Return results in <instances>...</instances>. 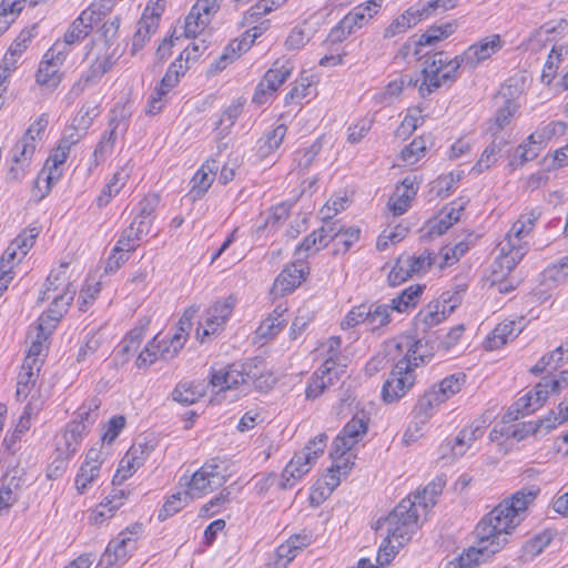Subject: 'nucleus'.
<instances>
[{"instance_id": "9", "label": "nucleus", "mask_w": 568, "mask_h": 568, "mask_svg": "<svg viewBox=\"0 0 568 568\" xmlns=\"http://www.w3.org/2000/svg\"><path fill=\"white\" fill-rule=\"evenodd\" d=\"M292 72L293 67L288 61L276 60L258 81L252 97V102L257 105L271 102Z\"/></svg>"}, {"instance_id": "8", "label": "nucleus", "mask_w": 568, "mask_h": 568, "mask_svg": "<svg viewBox=\"0 0 568 568\" xmlns=\"http://www.w3.org/2000/svg\"><path fill=\"white\" fill-rule=\"evenodd\" d=\"M99 406L100 402L95 398L84 403L77 412L78 418L67 424L63 435L67 457H71L77 453L84 435L88 434L91 426L97 422Z\"/></svg>"}, {"instance_id": "59", "label": "nucleus", "mask_w": 568, "mask_h": 568, "mask_svg": "<svg viewBox=\"0 0 568 568\" xmlns=\"http://www.w3.org/2000/svg\"><path fill=\"white\" fill-rule=\"evenodd\" d=\"M38 377L39 372L20 369L16 392L18 400H23L28 397L29 393L34 387Z\"/></svg>"}, {"instance_id": "42", "label": "nucleus", "mask_w": 568, "mask_h": 568, "mask_svg": "<svg viewBox=\"0 0 568 568\" xmlns=\"http://www.w3.org/2000/svg\"><path fill=\"white\" fill-rule=\"evenodd\" d=\"M173 87H169L163 84V80H160V82L154 88L153 92L149 97L145 113L148 115H156L168 103V95L173 90Z\"/></svg>"}, {"instance_id": "38", "label": "nucleus", "mask_w": 568, "mask_h": 568, "mask_svg": "<svg viewBox=\"0 0 568 568\" xmlns=\"http://www.w3.org/2000/svg\"><path fill=\"white\" fill-rule=\"evenodd\" d=\"M429 18L424 2H418L408 8L399 18L393 22V32H405L416 26L419 21Z\"/></svg>"}, {"instance_id": "18", "label": "nucleus", "mask_w": 568, "mask_h": 568, "mask_svg": "<svg viewBox=\"0 0 568 568\" xmlns=\"http://www.w3.org/2000/svg\"><path fill=\"white\" fill-rule=\"evenodd\" d=\"M499 255L496 266L513 271L528 251V241L507 233L498 244Z\"/></svg>"}, {"instance_id": "1", "label": "nucleus", "mask_w": 568, "mask_h": 568, "mask_svg": "<svg viewBox=\"0 0 568 568\" xmlns=\"http://www.w3.org/2000/svg\"><path fill=\"white\" fill-rule=\"evenodd\" d=\"M538 490L523 488L503 499L476 525V545L464 550L446 568H473L501 550L509 536L525 520Z\"/></svg>"}, {"instance_id": "20", "label": "nucleus", "mask_w": 568, "mask_h": 568, "mask_svg": "<svg viewBox=\"0 0 568 568\" xmlns=\"http://www.w3.org/2000/svg\"><path fill=\"white\" fill-rule=\"evenodd\" d=\"M548 395L547 385L539 382L530 392L514 403L506 416L509 420H516L529 415L544 405Z\"/></svg>"}, {"instance_id": "3", "label": "nucleus", "mask_w": 568, "mask_h": 568, "mask_svg": "<svg viewBox=\"0 0 568 568\" xmlns=\"http://www.w3.org/2000/svg\"><path fill=\"white\" fill-rule=\"evenodd\" d=\"M446 485L444 476H437L423 491H417L413 497L407 496L393 509V544L394 549L407 545L420 527L419 510L427 513L436 503Z\"/></svg>"}, {"instance_id": "25", "label": "nucleus", "mask_w": 568, "mask_h": 568, "mask_svg": "<svg viewBox=\"0 0 568 568\" xmlns=\"http://www.w3.org/2000/svg\"><path fill=\"white\" fill-rule=\"evenodd\" d=\"M499 99L504 100L503 104L498 105L495 116L488 123V132L493 136H496L510 123L519 109V103L514 99H508L504 88L498 92L496 103H498Z\"/></svg>"}, {"instance_id": "64", "label": "nucleus", "mask_w": 568, "mask_h": 568, "mask_svg": "<svg viewBox=\"0 0 568 568\" xmlns=\"http://www.w3.org/2000/svg\"><path fill=\"white\" fill-rule=\"evenodd\" d=\"M354 191L352 190H339L335 192L326 203L327 212L333 211V214H337L345 210L353 201Z\"/></svg>"}, {"instance_id": "46", "label": "nucleus", "mask_w": 568, "mask_h": 568, "mask_svg": "<svg viewBox=\"0 0 568 568\" xmlns=\"http://www.w3.org/2000/svg\"><path fill=\"white\" fill-rule=\"evenodd\" d=\"M67 268H68V263H63L60 265V268L58 271H52L45 282H44V285H43V290L40 292V296H39V302H44L50 298L49 296V292L53 291H58L61 286L62 288L65 286V284L69 282L67 280Z\"/></svg>"}, {"instance_id": "29", "label": "nucleus", "mask_w": 568, "mask_h": 568, "mask_svg": "<svg viewBox=\"0 0 568 568\" xmlns=\"http://www.w3.org/2000/svg\"><path fill=\"white\" fill-rule=\"evenodd\" d=\"M334 366L335 362L329 357L313 373L305 390L307 399H316L329 385L333 384L331 373L334 369Z\"/></svg>"}, {"instance_id": "16", "label": "nucleus", "mask_w": 568, "mask_h": 568, "mask_svg": "<svg viewBox=\"0 0 568 568\" xmlns=\"http://www.w3.org/2000/svg\"><path fill=\"white\" fill-rule=\"evenodd\" d=\"M367 432L365 416H354L332 444L331 457H343Z\"/></svg>"}, {"instance_id": "28", "label": "nucleus", "mask_w": 568, "mask_h": 568, "mask_svg": "<svg viewBox=\"0 0 568 568\" xmlns=\"http://www.w3.org/2000/svg\"><path fill=\"white\" fill-rule=\"evenodd\" d=\"M287 131V125L280 123L271 130L264 132V134L256 141V155L260 159H266L273 155L281 148Z\"/></svg>"}, {"instance_id": "37", "label": "nucleus", "mask_w": 568, "mask_h": 568, "mask_svg": "<svg viewBox=\"0 0 568 568\" xmlns=\"http://www.w3.org/2000/svg\"><path fill=\"white\" fill-rule=\"evenodd\" d=\"M425 286L419 284L409 285L396 297H393V311L406 313L415 308L420 302Z\"/></svg>"}, {"instance_id": "13", "label": "nucleus", "mask_w": 568, "mask_h": 568, "mask_svg": "<svg viewBox=\"0 0 568 568\" xmlns=\"http://www.w3.org/2000/svg\"><path fill=\"white\" fill-rule=\"evenodd\" d=\"M468 200L458 197L446 204L436 215L430 217L425 224V233L428 237L440 236L458 223L465 212Z\"/></svg>"}, {"instance_id": "15", "label": "nucleus", "mask_w": 568, "mask_h": 568, "mask_svg": "<svg viewBox=\"0 0 568 568\" xmlns=\"http://www.w3.org/2000/svg\"><path fill=\"white\" fill-rule=\"evenodd\" d=\"M503 43L499 34H493L471 44L460 55H456L454 59L459 64V68L474 69L480 62L499 51Z\"/></svg>"}, {"instance_id": "21", "label": "nucleus", "mask_w": 568, "mask_h": 568, "mask_svg": "<svg viewBox=\"0 0 568 568\" xmlns=\"http://www.w3.org/2000/svg\"><path fill=\"white\" fill-rule=\"evenodd\" d=\"M136 547V538L128 537L126 532H120L116 539L108 544L99 565L110 568L116 564H122L135 551Z\"/></svg>"}, {"instance_id": "11", "label": "nucleus", "mask_w": 568, "mask_h": 568, "mask_svg": "<svg viewBox=\"0 0 568 568\" xmlns=\"http://www.w3.org/2000/svg\"><path fill=\"white\" fill-rule=\"evenodd\" d=\"M110 10L111 8H105L101 2H91L79 17L72 21L61 42L65 44V48L80 43L91 33L93 27L100 22Z\"/></svg>"}, {"instance_id": "36", "label": "nucleus", "mask_w": 568, "mask_h": 568, "mask_svg": "<svg viewBox=\"0 0 568 568\" xmlns=\"http://www.w3.org/2000/svg\"><path fill=\"white\" fill-rule=\"evenodd\" d=\"M197 311L199 308L195 306H191L184 311L178 323V332L171 337L170 346L166 348V352H170V348H172L173 355H176L184 346L192 327V320ZM163 352H165V349Z\"/></svg>"}, {"instance_id": "31", "label": "nucleus", "mask_w": 568, "mask_h": 568, "mask_svg": "<svg viewBox=\"0 0 568 568\" xmlns=\"http://www.w3.org/2000/svg\"><path fill=\"white\" fill-rule=\"evenodd\" d=\"M383 0H368L356 6L344 18L356 32L366 26L381 10Z\"/></svg>"}, {"instance_id": "57", "label": "nucleus", "mask_w": 568, "mask_h": 568, "mask_svg": "<svg viewBox=\"0 0 568 568\" xmlns=\"http://www.w3.org/2000/svg\"><path fill=\"white\" fill-rule=\"evenodd\" d=\"M328 245V240L324 239L318 230L313 231L310 235H307L303 242L297 246L296 254H301L305 252V256H310L315 254L320 250L326 247Z\"/></svg>"}, {"instance_id": "30", "label": "nucleus", "mask_w": 568, "mask_h": 568, "mask_svg": "<svg viewBox=\"0 0 568 568\" xmlns=\"http://www.w3.org/2000/svg\"><path fill=\"white\" fill-rule=\"evenodd\" d=\"M160 22L161 18L142 11L136 31L132 37V53L141 50L150 41L151 37L158 31Z\"/></svg>"}, {"instance_id": "35", "label": "nucleus", "mask_w": 568, "mask_h": 568, "mask_svg": "<svg viewBox=\"0 0 568 568\" xmlns=\"http://www.w3.org/2000/svg\"><path fill=\"white\" fill-rule=\"evenodd\" d=\"M304 280L303 263L287 265L276 277L275 287L283 294L294 291Z\"/></svg>"}, {"instance_id": "17", "label": "nucleus", "mask_w": 568, "mask_h": 568, "mask_svg": "<svg viewBox=\"0 0 568 568\" xmlns=\"http://www.w3.org/2000/svg\"><path fill=\"white\" fill-rule=\"evenodd\" d=\"M77 143V138L62 134L47 158L41 169V175L44 178L62 176L67 168V161L69 159L70 151Z\"/></svg>"}, {"instance_id": "62", "label": "nucleus", "mask_w": 568, "mask_h": 568, "mask_svg": "<svg viewBox=\"0 0 568 568\" xmlns=\"http://www.w3.org/2000/svg\"><path fill=\"white\" fill-rule=\"evenodd\" d=\"M205 48L196 42L187 44L175 58L182 63V68H185L187 72L193 64H195L204 53Z\"/></svg>"}, {"instance_id": "2", "label": "nucleus", "mask_w": 568, "mask_h": 568, "mask_svg": "<svg viewBox=\"0 0 568 568\" xmlns=\"http://www.w3.org/2000/svg\"><path fill=\"white\" fill-rule=\"evenodd\" d=\"M275 379L261 357L235 362L223 369L212 371L210 378V385L217 388L216 396L221 393L239 390L230 398L231 402L246 395L251 385L258 392H266L273 387Z\"/></svg>"}, {"instance_id": "12", "label": "nucleus", "mask_w": 568, "mask_h": 568, "mask_svg": "<svg viewBox=\"0 0 568 568\" xmlns=\"http://www.w3.org/2000/svg\"><path fill=\"white\" fill-rule=\"evenodd\" d=\"M485 432V420H474L468 426H465L456 437L447 438L440 444L442 457H446L448 454L453 457H463L474 443L484 436Z\"/></svg>"}, {"instance_id": "26", "label": "nucleus", "mask_w": 568, "mask_h": 568, "mask_svg": "<svg viewBox=\"0 0 568 568\" xmlns=\"http://www.w3.org/2000/svg\"><path fill=\"white\" fill-rule=\"evenodd\" d=\"M36 34V24L22 29L19 32V34L14 38L12 43L9 45L0 63L14 71L18 67V61L20 57L28 49Z\"/></svg>"}, {"instance_id": "55", "label": "nucleus", "mask_w": 568, "mask_h": 568, "mask_svg": "<svg viewBox=\"0 0 568 568\" xmlns=\"http://www.w3.org/2000/svg\"><path fill=\"white\" fill-rule=\"evenodd\" d=\"M283 311H280L276 307L273 313L261 323L257 328V333L261 337H273L275 336L284 325V320H282Z\"/></svg>"}, {"instance_id": "19", "label": "nucleus", "mask_w": 568, "mask_h": 568, "mask_svg": "<svg viewBox=\"0 0 568 568\" xmlns=\"http://www.w3.org/2000/svg\"><path fill=\"white\" fill-rule=\"evenodd\" d=\"M465 384V375H450L444 378L437 386L427 392L419 402L420 409H432L434 406L447 400L453 395L457 394Z\"/></svg>"}, {"instance_id": "63", "label": "nucleus", "mask_w": 568, "mask_h": 568, "mask_svg": "<svg viewBox=\"0 0 568 568\" xmlns=\"http://www.w3.org/2000/svg\"><path fill=\"white\" fill-rule=\"evenodd\" d=\"M50 125V113L43 112L39 114L27 128L24 134L32 138L33 141L42 140L45 136Z\"/></svg>"}, {"instance_id": "61", "label": "nucleus", "mask_w": 568, "mask_h": 568, "mask_svg": "<svg viewBox=\"0 0 568 568\" xmlns=\"http://www.w3.org/2000/svg\"><path fill=\"white\" fill-rule=\"evenodd\" d=\"M205 48L196 42L187 44L175 58L182 63V68H185L187 72L193 64H195L204 53Z\"/></svg>"}, {"instance_id": "24", "label": "nucleus", "mask_w": 568, "mask_h": 568, "mask_svg": "<svg viewBox=\"0 0 568 568\" xmlns=\"http://www.w3.org/2000/svg\"><path fill=\"white\" fill-rule=\"evenodd\" d=\"M236 298L232 295L224 300L216 301L206 310L203 337L215 334L230 318L233 313Z\"/></svg>"}, {"instance_id": "34", "label": "nucleus", "mask_w": 568, "mask_h": 568, "mask_svg": "<svg viewBox=\"0 0 568 568\" xmlns=\"http://www.w3.org/2000/svg\"><path fill=\"white\" fill-rule=\"evenodd\" d=\"M104 52L98 54L91 62L85 75V82H92L101 78L116 63L115 49L111 44H104Z\"/></svg>"}, {"instance_id": "48", "label": "nucleus", "mask_w": 568, "mask_h": 568, "mask_svg": "<svg viewBox=\"0 0 568 568\" xmlns=\"http://www.w3.org/2000/svg\"><path fill=\"white\" fill-rule=\"evenodd\" d=\"M211 23L199 16L193 7L184 19L183 34L185 38L194 39L201 34Z\"/></svg>"}, {"instance_id": "45", "label": "nucleus", "mask_w": 568, "mask_h": 568, "mask_svg": "<svg viewBox=\"0 0 568 568\" xmlns=\"http://www.w3.org/2000/svg\"><path fill=\"white\" fill-rule=\"evenodd\" d=\"M290 210L291 205L286 202L273 206L263 223L256 227V232L275 231L288 217Z\"/></svg>"}, {"instance_id": "5", "label": "nucleus", "mask_w": 568, "mask_h": 568, "mask_svg": "<svg viewBox=\"0 0 568 568\" xmlns=\"http://www.w3.org/2000/svg\"><path fill=\"white\" fill-rule=\"evenodd\" d=\"M422 346L420 341L412 335H400L397 337L395 348L399 354H405L404 358L396 362L393 367V400L403 398L416 383L415 368L419 363H424L423 355H417Z\"/></svg>"}, {"instance_id": "7", "label": "nucleus", "mask_w": 568, "mask_h": 568, "mask_svg": "<svg viewBox=\"0 0 568 568\" xmlns=\"http://www.w3.org/2000/svg\"><path fill=\"white\" fill-rule=\"evenodd\" d=\"M326 434H320L310 440L306 446L296 453L282 473L280 487L282 489L291 488L294 484L306 475L320 455L326 447Z\"/></svg>"}, {"instance_id": "39", "label": "nucleus", "mask_w": 568, "mask_h": 568, "mask_svg": "<svg viewBox=\"0 0 568 568\" xmlns=\"http://www.w3.org/2000/svg\"><path fill=\"white\" fill-rule=\"evenodd\" d=\"M503 145L505 141L503 139L495 138L489 145L485 148L480 158L473 166L470 173L481 174L489 168H491L499 159Z\"/></svg>"}, {"instance_id": "49", "label": "nucleus", "mask_w": 568, "mask_h": 568, "mask_svg": "<svg viewBox=\"0 0 568 568\" xmlns=\"http://www.w3.org/2000/svg\"><path fill=\"white\" fill-rule=\"evenodd\" d=\"M355 31L343 17L328 32L326 39L323 42L324 48L331 49L332 45H342V42L346 40Z\"/></svg>"}, {"instance_id": "47", "label": "nucleus", "mask_w": 568, "mask_h": 568, "mask_svg": "<svg viewBox=\"0 0 568 568\" xmlns=\"http://www.w3.org/2000/svg\"><path fill=\"white\" fill-rule=\"evenodd\" d=\"M510 273L511 271H508L506 267L496 266V261H494L489 276L490 285L501 294L511 292L515 290L517 282L508 278Z\"/></svg>"}, {"instance_id": "6", "label": "nucleus", "mask_w": 568, "mask_h": 568, "mask_svg": "<svg viewBox=\"0 0 568 568\" xmlns=\"http://www.w3.org/2000/svg\"><path fill=\"white\" fill-rule=\"evenodd\" d=\"M459 69L457 61L448 60L443 52L427 55L422 71L419 94L425 98L444 85L450 87L457 80Z\"/></svg>"}, {"instance_id": "50", "label": "nucleus", "mask_w": 568, "mask_h": 568, "mask_svg": "<svg viewBox=\"0 0 568 568\" xmlns=\"http://www.w3.org/2000/svg\"><path fill=\"white\" fill-rule=\"evenodd\" d=\"M361 230L356 226H349L337 235L333 242L334 254H345L359 240Z\"/></svg>"}, {"instance_id": "32", "label": "nucleus", "mask_w": 568, "mask_h": 568, "mask_svg": "<svg viewBox=\"0 0 568 568\" xmlns=\"http://www.w3.org/2000/svg\"><path fill=\"white\" fill-rule=\"evenodd\" d=\"M417 191L418 184L416 180H403L400 184L396 185L395 191H393V197L396 196V200L393 201V216L407 212Z\"/></svg>"}, {"instance_id": "60", "label": "nucleus", "mask_w": 568, "mask_h": 568, "mask_svg": "<svg viewBox=\"0 0 568 568\" xmlns=\"http://www.w3.org/2000/svg\"><path fill=\"white\" fill-rule=\"evenodd\" d=\"M205 48L196 42L187 44L175 58L182 63V68H185L187 72L193 64H195L204 53Z\"/></svg>"}, {"instance_id": "41", "label": "nucleus", "mask_w": 568, "mask_h": 568, "mask_svg": "<svg viewBox=\"0 0 568 568\" xmlns=\"http://www.w3.org/2000/svg\"><path fill=\"white\" fill-rule=\"evenodd\" d=\"M457 29L456 21H448L429 27L419 38V45H433L453 34Z\"/></svg>"}, {"instance_id": "51", "label": "nucleus", "mask_w": 568, "mask_h": 568, "mask_svg": "<svg viewBox=\"0 0 568 568\" xmlns=\"http://www.w3.org/2000/svg\"><path fill=\"white\" fill-rule=\"evenodd\" d=\"M62 74L60 73V68H54L40 61L36 73V81L38 84L48 88H57L60 84Z\"/></svg>"}, {"instance_id": "14", "label": "nucleus", "mask_w": 568, "mask_h": 568, "mask_svg": "<svg viewBox=\"0 0 568 568\" xmlns=\"http://www.w3.org/2000/svg\"><path fill=\"white\" fill-rule=\"evenodd\" d=\"M224 483L225 476L220 470V466L215 463H206L193 474L185 493L191 499L199 498L221 487Z\"/></svg>"}, {"instance_id": "10", "label": "nucleus", "mask_w": 568, "mask_h": 568, "mask_svg": "<svg viewBox=\"0 0 568 568\" xmlns=\"http://www.w3.org/2000/svg\"><path fill=\"white\" fill-rule=\"evenodd\" d=\"M460 303V295L458 292L449 294L444 293L439 300H435L425 305L415 316V326L423 332L444 322L449 314Z\"/></svg>"}, {"instance_id": "27", "label": "nucleus", "mask_w": 568, "mask_h": 568, "mask_svg": "<svg viewBox=\"0 0 568 568\" xmlns=\"http://www.w3.org/2000/svg\"><path fill=\"white\" fill-rule=\"evenodd\" d=\"M99 115V106L94 103L83 104L75 115L72 118L71 123L67 126L64 135H72L79 142L88 132L93 120Z\"/></svg>"}, {"instance_id": "56", "label": "nucleus", "mask_w": 568, "mask_h": 568, "mask_svg": "<svg viewBox=\"0 0 568 568\" xmlns=\"http://www.w3.org/2000/svg\"><path fill=\"white\" fill-rule=\"evenodd\" d=\"M538 216L539 214H536L535 212L523 214L511 225L510 230L507 233L515 235L516 237L527 240L535 226V222L537 221Z\"/></svg>"}, {"instance_id": "52", "label": "nucleus", "mask_w": 568, "mask_h": 568, "mask_svg": "<svg viewBox=\"0 0 568 568\" xmlns=\"http://www.w3.org/2000/svg\"><path fill=\"white\" fill-rule=\"evenodd\" d=\"M191 498L187 496V494L184 491L173 494L171 497L166 499L162 508L160 509L158 514V518L160 521H164L169 517L176 514L179 510H181L185 505L189 503Z\"/></svg>"}, {"instance_id": "22", "label": "nucleus", "mask_w": 568, "mask_h": 568, "mask_svg": "<svg viewBox=\"0 0 568 568\" xmlns=\"http://www.w3.org/2000/svg\"><path fill=\"white\" fill-rule=\"evenodd\" d=\"M153 445L150 442L134 443L128 450L125 457L121 460V468L118 469L113 477L112 484H121L132 475V469L139 468L143 465L144 460L153 450Z\"/></svg>"}, {"instance_id": "53", "label": "nucleus", "mask_w": 568, "mask_h": 568, "mask_svg": "<svg viewBox=\"0 0 568 568\" xmlns=\"http://www.w3.org/2000/svg\"><path fill=\"white\" fill-rule=\"evenodd\" d=\"M136 220L122 231L115 246L114 252H132L139 245L141 236L135 231Z\"/></svg>"}, {"instance_id": "43", "label": "nucleus", "mask_w": 568, "mask_h": 568, "mask_svg": "<svg viewBox=\"0 0 568 568\" xmlns=\"http://www.w3.org/2000/svg\"><path fill=\"white\" fill-rule=\"evenodd\" d=\"M568 53V50L566 47L554 45L550 50L546 63L542 69L541 73V82L545 84H550L552 80L555 79L557 69L559 68V63L564 60V55Z\"/></svg>"}, {"instance_id": "33", "label": "nucleus", "mask_w": 568, "mask_h": 568, "mask_svg": "<svg viewBox=\"0 0 568 568\" xmlns=\"http://www.w3.org/2000/svg\"><path fill=\"white\" fill-rule=\"evenodd\" d=\"M523 331L520 323L505 321L498 324L487 337L486 347L497 349L504 346L509 339L516 338Z\"/></svg>"}, {"instance_id": "58", "label": "nucleus", "mask_w": 568, "mask_h": 568, "mask_svg": "<svg viewBox=\"0 0 568 568\" xmlns=\"http://www.w3.org/2000/svg\"><path fill=\"white\" fill-rule=\"evenodd\" d=\"M69 54V49L65 48V44L61 42V40L54 41V43L44 52L41 62L50 64L54 68H61L63 62Z\"/></svg>"}, {"instance_id": "44", "label": "nucleus", "mask_w": 568, "mask_h": 568, "mask_svg": "<svg viewBox=\"0 0 568 568\" xmlns=\"http://www.w3.org/2000/svg\"><path fill=\"white\" fill-rule=\"evenodd\" d=\"M385 532L378 548L376 565L372 564L369 559L362 558L357 564V568H384L390 564V526L385 528Z\"/></svg>"}, {"instance_id": "23", "label": "nucleus", "mask_w": 568, "mask_h": 568, "mask_svg": "<svg viewBox=\"0 0 568 568\" xmlns=\"http://www.w3.org/2000/svg\"><path fill=\"white\" fill-rule=\"evenodd\" d=\"M318 79L315 74L303 71L295 80L292 89L284 98L285 105L298 104L303 105L304 102H310L318 94L317 91Z\"/></svg>"}, {"instance_id": "4", "label": "nucleus", "mask_w": 568, "mask_h": 568, "mask_svg": "<svg viewBox=\"0 0 568 568\" xmlns=\"http://www.w3.org/2000/svg\"><path fill=\"white\" fill-rule=\"evenodd\" d=\"M286 1L287 0H257L250 6L242 16V26L246 27V30L225 47L216 62V69H224L230 62L235 61L247 52L253 47L256 39L262 37L271 28V20L266 17L280 9Z\"/></svg>"}, {"instance_id": "54", "label": "nucleus", "mask_w": 568, "mask_h": 568, "mask_svg": "<svg viewBox=\"0 0 568 568\" xmlns=\"http://www.w3.org/2000/svg\"><path fill=\"white\" fill-rule=\"evenodd\" d=\"M367 325L373 332L388 324L390 318L389 306L386 304H372L368 306Z\"/></svg>"}, {"instance_id": "40", "label": "nucleus", "mask_w": 568, "mask_h": 568, "mask_svg": "<svg viewBox=\"0 0 568 568\" xmlns=\"http://www.w3.org/2000/svg\"><path fill=\"white\" fill-rule=\"evenodd\" d=\"M204 386L202 384L180 383L172 392L173 400L186 406L196 403L204 396Z\"/></svg>"}]
</instances>
